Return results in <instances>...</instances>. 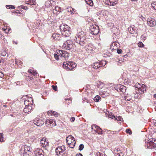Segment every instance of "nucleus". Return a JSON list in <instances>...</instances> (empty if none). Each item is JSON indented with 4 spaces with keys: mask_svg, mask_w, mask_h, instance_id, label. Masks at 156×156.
Returning a JSON list of instances; mask_svg holds the SVG:
<instances>
[{
    "mask_svg": "<svg viewBox=\"0 0 156 156\" xmlns=\"http://www.w3.org/2000/svg\"><path fill=\"white\" fill-rule=\"evenodd\" d=\"M86 37V33L83 31H81L77 33L75 36L74 40L80 45L83 46L87 42Z\"/></svg>",
    "mask_w": 156,
    "mask_h": 156,
    "instance_id": "obj_1",
    "label": "nucleus"
},
{
    "mask_svg": "<svg viewBox=\"0 0 156 156\" xmlns=\"http://www.w3.org/2000/svg\"><path fill=\"white\" fill-rule=\"evenodd\" d=\"M60 29L62 35L64 36L69 37L71 34L70 27L67 25L62 24L60 26Z\"/></svg>",
    "mask_w": 156,
    "mask_h": 156,
    "instance_id": "obj_2",
    "label": "nucleus"
},
{
    "mask_svg": "<svg viewBox=\"0 0 156 156\" xmlns=\"http://www.w3.org/2000/svg\"><path fill=\"white\" fill-rule=\"evenodd\" d=\"M62 47L66 50H70L71 51H74L75 46L73 42L70 40L66 41L63 44Z\"/></svg>",
    "mask_w": 156,
    "mask_h": 156,
    "instance_id": "obj_3",
    "label": "nucleus"
},
{
    "mask_svg": "<svg viewBox=\"0 0 156 156\" xmlns=\"http://www.w3.org/2000/svg\"><path fill=\"white\" fill-rule=\"evenodd\" d=\"M76 64L73 62H66L63 63V67L64 69L71 70L76 67Z\"/></svg>",
    "mask_w": 156,
    "mask_h": 156,
    "instance_id": "obj_4",
    "label": "nucleus"
},
{
    "mask_svg": "<svg viewBox=\"0 0 156 156\" xmlns=\"http://www.w3.org/2000/svg\"><path fill=\"white\" fill-rule=\"evenodd\" d=\"M66 150L65 146H58L55 149V152L56 154L58 156H66Z\"/></svg>",
    "mask_w": 156,
    "mask_h": 156,
    "instance_id": "obj_5",
    "label": "nucleus"
},
{
    "mask_svg": "<svg viewBox=\"0 0 156 156\" xmlns=\"http://www.w3.org/2000/svg\"><path fill=\"white\" fill-rule=\"evenodd\" d=\"M20 151L23 156H29L31 154L30 147L26 145H24L23 147H22Z\"/></svg>",
    "mask_w": 156,
    "mask_h": 156,
    "instance_id": "obj_6",
    "label": "nucleus"
},
{
    "mask_svg": "<svg viewBox=\"0 0 156 156\" xmlns=\"http://www.w3.org/2000/svg\"><path fill=\"white\" fill-rule=\"evenodd\" d=\"M99 28L96 25H92L90 28V32L92 35H96L99 32Z\"/></svg>",
    "mask_w": 156,
    "mask_h": 156,
    "instance_id": "obj_7",
    "label": "nucleus"
},
{
    "mask_svg": "<svg viewBox=\"0 0 156 156\" xmlns=\"http://www.w3.org/2000/svg\"><path fill=\"white\" fill-rule=\"evenodd\" d=\"M114 88L117 91L121 92L123 93H125L126 89L125 86L120 84L116 85L115 86Z\"/></svg>",
    "mask_w": 156,
    "mask_h": 156,
    "instance_id": "obj_8",
    "label": "nucleus"
},
{
    "mask_svg": "<svg viewBox=\"0 0 156 156\" xmlns=\"http://www.w3.org/2000/svg\"><path fill=\"white\" fill-rule=\"evenodd\" d=\"M146 147L148 148L152 149L156 148V144L154 142V139L148 140V142L145 145Z\"/></svg>",
    "mask_w": 156,
    "mask_h": 156,
    "instance_id": "obj_9",
    "label": "nucleus"
},
{
    "mask_svg": "<svg viewBox=\"0 0 156 156\" xmlns=\"http://www.w3.org/2000/svg\"><path fill=\"white\" fill-rule=\"evenodd\" d=\"M59 52L60 55V57L62 59H65L67 60L69 57V53L66 51L60 50L59 51Z\"/></svg>",
    "mask_w": 156,
    "mask_h": 156,
    "instance_id": "obj_10",
    "label": "nucleus"
},
{
    "mask_svg": "<svg viewBox=\"0 0 156 156\" xmlns=\"http://www.w3.org/2000/svg\"><path fill=\"white\" fill-rule=\"evenodd\" d=\"M30 99L32 100V103L30 104V106H25L23 109V111L25 113H28L30 112L35 106V105L33 103L32 99L31 98Z\"/></svg>",
    "mask_w": 156,
    "mask_h": 156,
    "instance_id": "obj_11",
    "label": "nucleus"
},
{
    "mask_svg": "<svg viewBox=\"0 0 156 156\" xmlns=\"http://www.w3.org/2000/svg\"><path fill=\"white\" fill-rule=\"evenodd\" d=\"M34 124L38 126H41L44 124V121L41 119H39L38 118H35L33 120Z\"/></svg>",
    "mask_w": 156,
    "mask_h": 156,
    "instance_id": "obj_12",
    "label": "nucleus"
},
{
    "mask_svg": "<svg viewBox=\"0 0 156 156\" xmlns=\"http://www.w3.org/2000/svg\"><path fill=\"white\" fill-rule=\"evenodd\" d=\"M46 126L48 127L54 126L56 125L55 121L53 119H47L45 121Z\"/></svg>",
    "mask_w": 156,
    "mask_h": 156,
    "instance_id": "obj_13",
    "label": "nucleus"
},
{
    "mask_svg": "<svg viewBox=\"0 0 156 156\" xmlns=\"http://www.w3.org/2000/svg\"><path fill=\"white\" fill-rule=\"evenodd\" d=\"M94 128H95L96 129L95 131L96 133H97L99 134L102 135L103 134V132L99 126L95 124H93L91 126L92 129H93Z\"/></svg>",
    "mask_w": 156,
    "mask_h": 156,
    "instance_id": "obj_14",
    "label": "nucleus"
},
{
    "mask_svg": "<svg viewBox=\"0 0 156 156\" xmlns=\"http://www.w3.org/2000/svg\"><path fill=\"white\" fill-rule=\"evenodd\" d=\"M147 24L150 27H154L155 25L156 22L155 20L152 18H149L147 19Z\"/></svg>",
    "mask_w": 156,
    "mask_h": 156,
    "instance_id": "obj_15",
    "label": "nucleus"
},
{
    "mask_svg": "<svg viewBox=\"0 0 156 156\" xmlns=\"http://www.w3.org/2000/svg\"><path fill=\"white\" fill-rule=\"evenodd\" d=\"M128 31L131 34H134L136 33L137 31V28L134 26H131L128 28Z\"/></svg>",
    "mask_w": 156,
    "mask_h": 156,
    "instance_id": "obj_16",
    "label": "nucleus"
},
{
    "mask_svg": "<svg viewBox=\"0 0 156 156\" xmlns=\"http://www.w3.org/2000/svg\"><path fill=\"white\" fill-rule=\"evenodd\" d=\"M75 141L74 137L71 135L68 136L66 138V141L67 144H71V142Z\"/></svg>",
    "mask_w": 156,
    "mask_h": 156,
    "instance_id": "obj_17",
    "label": "nucleus"
},
{
    "mask_svg": "<svg viewBox=\"0 0 156 156\" xmlns=\"http://www.w3.org/2000/svg\"><path fill=\"white\" fill-rule=\"evenodd\" d=\"M35 156H44V152L41 149H37L34 151Z\"/></svg>",
    "mask_w": 156,
    "mask_h": 156,
    "instance_id": "obj_18",
    "label": "nucleus"
},
{
    "mask_svg": "<svg viewBox=\"0 0 156 156\" xmlns=\"http://www.w3.org/2000/svg\"><path fill=\"white\" fill-rule=\"evenodd\" d=\"M41 146L43 147H45L48 145V142L46 139L44 138L42 139L40 141Z\"/></svg>",
    "mask_w": 156,
    "mask_h": 156,
    "instance_id": "obj_19",
    "label": "nucleus"
},
{
    "mask_svg": "<svg viewBox=\"0 0 156 156\" xmlns=\"http://www.w3.org/2000/svg\"><path fill=\"white\" fill-rule=\"evenodd\" d=\"M103 64L102 62H96L94 64L93 68L95 69H97L100 67H101L103 66Z\"/></svg>",
    "mask_w": 156,
    "mask_h": 156,
    "instance_id": "obj_20",
    "label": "nucleus"
},
{
    "mask_svg": "<svg viewBox=\"0 0 156 156\" xmlns=\"http://www.w3.org/2000/svg\"><path fill=\"white\" fill-rule=\"evenodd\" d=\"M139 87H137L138 88V91H139V93L140 94L144 93V91H145L146 89L145 86L143 84L141 86V87H140L139 86Z\"/></svg>",
    "mask_w": 156,
    "mask_h": 156,
    "instance_id": "obj_21",
    "label": "nucleus"
},
{
    "mask_svg": "<svg viewBox=\"0 0 156 156\" xmlns=\"http://www.w3.org/2000/svg\"><path fill=\"white\" fill-rule=\"evenodd\" d=\"M52 37L53 39L55 41L59 40L61 37L60 34H59L56 33H54L52 34Z\"/></svg>",
    "mask_w": 156,
    "mask_h": 156,
    "instance_id": "obj_22",
    "label": "nucleus"
},
{
    "mask_svg": "<svg viewBox=\"0 0 156 156\" xmlns=\"http://www.w3.org/2000/svg\"><path fill=\"white\" fill-rule=\"evenodd\" d=\"M100 95L103 97H105L109 95V93L105 91H100L99 92Z\"/></svg>",
    "mask_w": 156,
    "mask_h": 156,
    "instance_id": "obj_23",
    "label": "nucleus"
},
{
    "mask_svg": "<svg viewBox=\"0 0 156 156\" xmlns=\"http://www.w3.org/2000/svg\"><path fill=\"white\" fill-rule=\"evenodd\" d=\"M106 116L108 118H111V119L115 118V117L112 112L109 113L108 111L105 113Z\"/></svg>",
    "mask_w": 156,
    "mask_h": 156,
    "instance_id": "obj_24",
    "label": "nucleus"
},
{
    "mask_svg": "<svg viewBox=\"0 0 156 156\" xmlns=\"http://www.w3.org/2000/svg\"><path fill=\"white\" fill-rule=\"evenodd\" d=\"M117 4V1H113L112 0H110L109 2H108L107 4L109 5L114 6Z\"/></svg>",
    "mask_w": 156,
    "mask_h": 156,
    "instance_id": "obj_25",
    "label": "nucleus"
},
{
    "mask_svg": "<svg viewBox=\"0 0 156 156\" xmlns=\"http://www.w3.org/2000/svg\"><path fill=\"white\" fill-rule=\"evenodd\" d=\"M117 43L116 42H113L111 45V48L112 50H116L117 49Z\"/></svg>",
    "mask_w": 156,
    "mask_h": 156,
    "instance_id": "obj_26",
    "label": "nucleus"
},
{
    "mask_svg": "<svg viewBox=\"0 0 156 156\" xmlns=\"http://www.w3.org/2000/svg\"><path fill=\"white\" fill-rule=\"evenodd\" d=\"M28 72L34 76L36 75L37 74V72L33 69H29Z\"/></svg>",
    "mask_w": 156,
    "mask_h": 156,
    "instance_id": "obj_27",
    "label": "nucleus"
},
{
    "mask_svg": "<svg viewBox=\"0 0 156 156\" xmlns=\"http://www.w3.org/2000/svg\"><path fill=\"white\" fill-rule=\"evenodd\" d=\"M66 10L68 12H70L72 14L74 13V12L73 9L71 7L67 8Z\"/></svg>",
    "mask_w": 156,
    "mask_h": 156,
    "instance_id": "obj_28",
    "label": "nucleus"
},
{
    "mask_svg": "<svg viewBox=\"0 0 156 156\" xmlns=\"http://www.w3.org/2000/svg\"><path fill=\"white\" fill-rule=\"evenodd\" d=\"M101 97L99 95H97L94 98V100L95 102H98L100 100Z\"/></svg>",
    "mask_w": 156,
    "mask_h": 156,
    "instance_id": "obj_29",
    "label": "nucleus"
},
{
    "mask_svg": "<svg viewBox=\"0 0 156 156\" xmlns=\"http://www.w3.org/2000/svg\"><path fill=\"white\" fill-rule=\"evenodd\" d=\"M86 3L90 6H92L93 5V2L91 0H85Z\"/></svg>",
    "mask_w": 156,
    "mask_h": 156,
    "instance_id": "obj_30",
    "label": "nucleus"
},
{
    "mask_svg": "<svg viewBox=\"0 0 156 156\" xmlns=\"http://www.w3.org/2000/svg\"><path fill=\"white\" fill-rule=\"evenodd\" d=\"M36 4L35 0H30V1H29V2L27 3V4L30 5H35Z\"/></svg>",
    "mask_w": 156,
    "mask_h": 156,
    "instance_id": "obj_31",
    "label": "nucleus"
},
{
    "mask_svg": "<svg viewBox=\"0 0 156 156\" xmlns=\"http://www.w3.org/2000/svg\"><path fill=\"white\" fill-rule=\"evenodd\" d=\"M76 143V141H73V143L71 142V144H68L69 145V147L70 148H74V147L75 146Z\"/></svg>",
    "mask_w": 156,
    "mask_h": 156,
    "instance_id": "obj_32",
    "label": "nucleus"
},
{
    "mask_svg": "<svg viewBox=\"0 0 156 156\" xmlns=\"http://www.w3.org/2000/svg\"><path fill=\"white\" fill-rule=\"evenodd\" d=\"M147 34H144L141 35V38L142 41H145L147 39Z\"/></svg>",
    "mask_w": 156,
    "mask_h": 156,
    "instance_id": "obj_33",
    "label": "nucleus"
},
{
    "mask_svg": "<svg viewBox=\"0 0 156 156\" xmlns=\"http://www.w3.org/2000/svg\"><path fill=\"white\" fill-rule=\"evenodd\" d=\"M6 7L7 9H15V6L12 5H6Z\"/></svg>",
    "mask_w": 156,
    "mask_h": 156,
    "instance_id": "obj_34",
    "label": "nucleus"
},
{
    "mask_svg": "<svg viewBox=\"0 0 156 156\" xmlns=\"http://www.w3.org/2000/svg\"><path fill=\"white\" fill-rule=\"evenodd\" d=\"M31 102L29 103V101L26 100H25L24 101V104L25 105V106H30V104H32Z\"/></svg>",
    "mask_w": 156,
    "mask_h": 156,
    "instance_id": "obj_35",
    "label": "nucleus"
},
{
    "mask_svg": "<svg viewBox=\"0 0 156 156\" xmlns=\"http://www.w3.org/2000/svg\"><path fill=\"white\" fill-rule=\"evenodd\" d=\"M104 84L102 83L99 82V83H98L97 86L99 88H101L104 87Z\"/></svg>",
    "mask_w": 156,
    "mask_h": 156,
    "instance_id": "obj_36",
    "label": "nucleus"
},
{
    "mask_svg": "<svg viewBox=\"0 0 156 156\" xmlns=\"http://www.w3.org/2000/svg\"><path fill=\"white\" fill-rule=\"evenodd\" d=\"M7 53L6 51L4 50H2L0 52V54H1V55L3 56H5L6 55Z\"/></svg>",
    "mask_w": 156,
    "mask_h": 156,
    "instance_id": "obj_37",
    "label": "nucleus"
},
{
    "mask_svg": "<svg viewBox=\"0 0 156 156\" xmlns=\"http://www.w3.org/2000/svg\"><path fill=\"white\" fill-rule=\"evenodd\" d=\"M56 10V11L58 12V13H59L60 12H61V8L58 6L55 7V9H54Z\"/></svg>",
    "mask_w": 156,
    "mask_h": 156,
    "instance_id": "obj_38",
    "label": "nucleus"
},
{
    "mask_svg": "<svg viewBox=\"0 0 156 156\" xmlns=\"http://www.w3.org/2000/svg\"><path fill=\"white\" fill-rule=\"evenodd\" d=\"M152 7L155 10H156V2H154L151 4Z\"/></svg>",
    "mask_w": 156,
    "mask_h": 156,
    "instance_id": "obj_39",
    "label": "nucleus"
},
{
    "mask_svg": "<svg viewBox=\"0 0 156 156\" xmlns=\"http://www.w3.org/2000/svg\"><path fill=\"white\" fill-rule=\"evenodd\" d=\"M20 113H18L14 112L13 114L11 115H10L12 117H15L16 116L18 117L19 116Z\"/></svg>",
    "mask_w": 156,
    "mask_h": 156,
    "instance_id": "obj_40",
    "label": "nucleus"
},
{
    "mask_svg": "<svg viewBox=\"0 0 156 156\" xmlns=\"http://www.w3.org/2000/svg\"><path fill=\"white\" fill-rule=\"evenodd\" d=\"M84 147V145L82 144H81L80 145V146L79 147V150L80 151H82V150H83Z\"/></svg>",
    "mask_w": 156,
    "mask_h": 156,
    "instance_id": "obj_41",
    "label": "nucleus"
},
{
    "mask_svg": "<svg viewBox=\"0 0 156 156\" xmlns=\"http://www.w3.org/2000/svg\"><path fill=\"white\" fill-rule=\"evenodd\" d=\"M115 119L117 120L120 121H123V119L122 118L121 116H118L116 118H115Z\"/></svg>",
    "mask_w": 156,
    "mask_h": 156,
    "instance_id": "obj_42",
    "label": "nucleus"
},
{
    "mask_svg": "<svg viewBox=\"0 0 156 156\" xmlns=\"http://www.w3.org/2000/svg\"><path fill=\"white\" fill-rule=\"evenodd\" d=\"M108 132H109V133H111V134H116L118 133V132L116 131H113L109 130Z\"/></svg>",
    "mask_w": 156,
    "mask_h": 156,
    "instance_id": "obj_43",
    "label": "nucleus"
},
{
    "mask_svg": "<svg viewBox=\"0 0 156 156\" xmlns=\"http://www.w3.org/2000/svg\"><path fill=\"white\" fill-rule=\"evenodd\" d=\"M126 133H128L129 135H131L132 133V132L131 130L129 129H127L126 130Z\"/></svg>",
    "mask_w": 156,
    "mask_h": 156,
    "instance_id": "obj_44",
    "label": "nucleus"
},
{
    "mask_svg": "<svg viewBox=\"0 0 156 156\" xmlns=\"http://www.w3.org/2000/svg\"><path fill=\"white\" fill-rule=\"evenodd\" d=\"M138 46L139 47H143L144 45L142 42H139L138 44Z\"/></svg>",
    "mask_w": 156,
    "mask_h": 156,
    "instance_id": "obj_45",
    "label": "nucleus"
},
{
    "mask_svg": "<svg viewBox=\"0 0 156 156\" xmlns=\"http://www.w3.org/2000/svg\"><path fill=\"white\" fill-rule=\"evenodd\" d=\"M54 57L57 60H58L59 59V55L55 53L54 54Z\"/></svg>",
    "mask_w": 156,
    "mask_h": 156,
    "instance_id": "obj_46",
    "label": "nucleus"
},
{
    "mask_svg": "<svg viewBox=\"0 0 156 156\" xmlns=\"http://www.w3.org/2000/svg\"><path fill=\"white\" fill-rule=\"evenodd\" d=\"M124 98L126 100L128 101H129L131 99V98L128 96H126L124 97Z\"/></svg>",
    "mask_w": 156,
    "mask_h": 156,
    "instance_id": "obj_47",
    "label": "nucleus"
},
{
    "mask_svg": "<svg viewBox=\"0 0 156 156\" xmlns=\"http://www.w3.org/2000/svg\"><path fill=\"white\" fill-rule=\"evenodd\" d=\"M19 7L20 8H22V9H28V8H27V6H23V5L20 6Z\"/></svg>",
    "mask_w": 156,
    "mask_h": 156,
    "instance_id": "obj_48",
    "label": "nucleus"
},
{
    "mask_svg": "<svg viewBox=\"0 0 156 156\" xmlns=\"http://www.w3.org/2000/svg\"><path fill=\"white\" fill-rule=\"evenodd\" d=\"M3 136L2 133H1L0 134V142L3 141Z\"/></svg>",
    "mask_w": 156,
    "mask_h": 156,
    "instance_id": "obj_49",
    "label": "nucleus"
},
{
    "mask_svg": "<svg viewBox=\"0 0 156 156\" xmlns=\"http://www.w3.org/2000/svg\"><path fill=\"white\" fill-rule=\"evenodd\" d=\"M52 115H54L56 117L58 116V113L54 111H53V112H52Z\"/></svg>",
    "mask_w": 156,
    "mask_h": 156,
    "instance_id": "obj_50",
    "label": "nucleus"
},
{
    "mask_svg": "<svg viewBox=\"0 0 156 156\" xmlns=\"http://www.w3.org/2000/svg\"><path fill=\"white\" fill-rule=\"evenodd\" d=\"M117 51L118 54H121L122 53V51L121 49H117Z\"/></svg>",
    "mask_w": 156,
    "mask_h": 156,
    "instance_id": "obj_51",
    "label": "nucleus"
},
{
    "mask_svg": "<svg viewBox=\"0 0 156 156\" xmlns=\"http://www.w3.org/2000/svg\"><path fill=\"white\" fill-rule=\"evenodd\" d=\"M117 154L119 156H123L124 155L123 153L121 152H120V153H117Z\"/></svg>",
    "mask_w": 156,
    "mask_h": 156,
    "instance_id": "obj_52",
    "label": "nucleus"
},
{
    "mask_svg": "<svg viewBox=\"0 0 156 156\" xmlns=\"http://www.w3.org/2000/svg\"><path fill=\"white\" fill-rule=\"evenodd\" d=\"M53 14L56 15H58L59 14L58 12H57L56 11V10H55V9H53Z\"/></svg>",
    "mask_w": 156,
    "mask_h": 156,
    "instance_id": "obj_53",
    "label": "nucleus"
},
{
    "mask_svg": "<svg viewBox=\"0 0 156 156\" xmlns=\"http://www.w3.org/2000/svg\"><path fill=\"white\" fill-rule=\"evenodd\" d=\"M52 87L53 89L55 91L57 90V86H56L52 85Z\"/></svg>",
    "mask_w": 156,
    "mask_h": 156,
    "instance_id": "obj_54",
    "label": "nucleus"
},
{
    "mask_svg": "<svg viewBox=\"0 0 156 156\" xmlns=\"http://www.w3.org/2000/svg\"><path fill=\"white\" fill-rule=\"evenodd\" d=\"M115 61H116V62H118V63H121L122 62V60H119V59H116L115 60Z\"/></svg>",
    "mask_w": 156,
    "mask_h": 156,
    "instance_id": "obj_55",
    "label": "nucleus"
},
{
    "mask_svg": "<svg viewBox=\"0 0 156 156\" xmlns=\"http://www.w3.org/2000/svg\"><path fill=\"white\" fill-rule=\"evenodd\" d=\"M96 155L97 156H102L103 155L102 154L99 152H98L96 153Z\"/></svg>",
    "mask_w": 156,
    "mask_h": 156,
    "instance_id": "obj_56",
    "label": "nucleus"
},
{
    "mask_svg": "<svg viewBox=\"0 0 156 156\" xmlns=\"http://www.w3.org/2000/svg\"><path fill=\"white\" fill-rule=\"evenodd\" d=\"M75 118L74 117H71V119H70V121L72 122H74V121H75Z\"/></svg>",
    "mask_w": 156,
    "mask_h": 156,
    "instance_id": "obj_57",
    "label": "nucleus"
},
{
    "mask_svg": "<svg viewBox=\"0 0 156 156\" xmlns=\"http://www.w3.org/2000/svg\"><path fill=\"white\" fill-rule=\"evenodd\" d=\"M28 79L29 80H32L34 79L33 77L32 76L31 77V76H28Z\"/></svg>",
    "mask_w": 156,
    "mask_h": 156,
    "instance_id": "obj_58",
    "label": "nucleus"
},
{
    "mask_svg": "<svg viewBox=\"0 0 156 156\" xmlns=\"http://www.w3.org/2000/svg\"><path fill=\"white\" fill-rule=\"evenodd\" d=\"M102 62V63L103 64V66H105V65L106 64V63H105L106 62H105L104 61H102V62Z\"/></svg>",
    "mask_w": 156,
    "mask_h": 156,
    "instance_id": "obj_59",
    "label": "nucleus"
},
{
    "mask_svg": "<svg viewBox=\"0 0 156 156\" xmlns=\"http://www.w3.org/2000/svg\"><path fill=\"white\" fill-rule=\"evenodd\" d=\"M76 156H83L82 154L80 153L77 154L76 155Z\"/></svg>",
    "mask_w": 156,
    "mask_h": 156,
    "instance_id": "obj_60",
    "label": "nucleus"
},
{
    "mask_svg": "<svg viewBox=\"0 0 156 156\" xmlns=\"http://www.w3.org/2000/svg\"><path fill=\"white\" fill-rule=\"evenodd\" d=\"M3 76V74L2 73V72H0V77H2Z\"/></svg>",
    "mask_w": 156,
    "mask_h": 156,
    "instance_id": "obj_61",
    "label": "nucleus"
},
{
    "mask_svg": "<svg viewBox=\"0 0 156 156\" xmlns=\"http://www.w3.org/2000/svg\"><path fill=\"white\" fill-rule=\"evenodd\" d=\"M1 60H2V62L3 63H4L6 60H5V59L4 58H2Z\"/></svg>",
    "mask_w": 156,
    "mask_h": 156,
    "instance_id": "obj_62",
    "label": "nucleus"
},
{
    "mask_svg": "<svg viewBox=\"0 0 156 156\" xmlns=\"http://www.w3.org/2000/svg\"><path fill=\"white\" fill-rule=\"evenodd\" d=\"M29 1H30V0H26V1H25L26 3L27 4V3H28V2H29Z\"/></svg>",
    "mask_w": 156,
    "mask_h": 156,
    "instance_id": "obj_63",
    "label": "nucleus"
},
{
    "mask_svg": "<svg viewBox=\"0 0 156 156\" xmlns=\"http://www.w3.org/2000/svg\"><path fill=\"white\" fill-rule=\"evenodd\" d=\"M22 63V62L21 61H19V65H21Z\"/></svg>",
    "mask_w": 156,
    "mask_h": 156,
    "instance_id": "obj_64",
    "label": "nucleus"
}]
</instances>
